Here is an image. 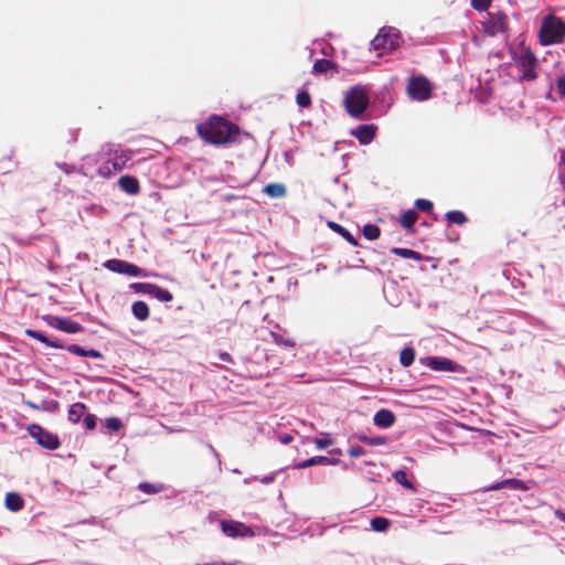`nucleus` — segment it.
Instances as JSON below:
<instances>
[{
    "label": "nucleus",
    "instance_id": "obj_1",
    "mask_svg": "<svg viewBox=\"0 0 565 565\" xmlns=\"http://www.w3.org/2000/svg\"><path fill=\"white\" fill-rule=\"evenodd\" d=\"M196 129L201 138L214 145L231 142L238 135L237 126L218 116H213L209 121L199 124Z\"/></svg>",
    "mask_w": 565,
    "mask_h": 565
},
{
    "label": "nucleus",
    "instance_id": "obj_2",
    "mask_svg": "<svg viewBox=\"0 0 565 565\" xmlns=\"http://www.w3.org/2000/svg\"><path fill=\"white\" fill-rule=\"evenodd\" d=\"M370 104L367 87L355 85L344 95L343 105L351 117L361 118Z\"/></svg>",
    "mask_w": 565,
    "mask_h": 565
},
{
    "label": "nucleus",
    "instance_id": "obj_3",
    "mask_svg": "<svg viewBox=\"0 0 565 565\" xmlns=\"http://www.w3.org/2000/svg\"><path fill=\"white\" fill-rule=\"evenodd\" d=\"M434 88V84L422 74L412 73L407 78L406 94L413 102L430 99Z\"/></svg>",
    "mask_w": 565,
    "mask_h": 565
},
{
    "label": "nucleus",
    "instance_id": "obj_4",
    "mask_svg": "<svg viewBox=\"0 0 565 565\" xmlns=\"http://www.w3.org/2000/svg\"><path fill=\"white\" fill-rule=\"evenodd\" d=\"M565 36V21L554 15L543 19L540 28V41L543 45L562 42Z\"/></svg>",
    "mask_w": 565,
    "mask_h": 565
},
{
    "label": "nucleus",
    "instance_id": "obj_5",
    "mask_svg": "<svg viewBox=\"0 0 565 565\" xmlns=\"http://www.w3.org/2000/svg\"><path fill=\"white\" fill-rule=\"evenodd\" d=\"M131 159V152L117 147L111 150V157L98 168V173L102 177L109 178L114 173L120 172L127 168Z\"/></svg>",
    "mask_w": 565,
    "mask_h": 565
},
{
    "label": "nucleus",
    "instance_id": "obj_6",
    "mask_svg": "<svg viewBox=\"0 0 565 565\" xmlns=\"http://www.w3.org/2000/svg\"><path fill=\"white\" fill-rule=\"evenodd\" d=\"M401 36L396 29L382 28L377 35L372 40L371 46L374 51L382 55L385 52L392 51L399 45Z\"/></svg>",
    "mask_w": 565,
    "mask_h": 565
},
{
    "label": "nucleus",
    "instance_id": "obj_7",
    "mask_svg": "<svg viewBox=\"0 0 565 565\" xmlns=\"http://www.w3.org/2000/svg\"><path fill=\"white\" fill-rule=\"evenodd\" d=\"M513 60H514L515 64L518 65V67L521 70V72H522L521 77L523 79H526V81L535 79L536 74H535L534 67H535L536 58L530 50H527L525 47L520 49L519 51L513 53Z\"/></svg>",
    "mask_w": 565,
    "mask_h": 565
},
{
    "label": "nucleus",
    "instance_id": "obj_8",
    "mask_svg": "<svg viewBox=\"0 0 565 565\" xmlns=\"http://www.w3.org/2000/svg\"><path fill=\"white\" fill-rule=\"evenodd\" d=\"M420 363L436 372L463 373L465 369L460 364L448 358L426 356L420 359Z\"/></svg>",
    "mask_w": 565,
    "mask_h": 565
},
{
    "label": "nucleus",
    "instance_id": "obj_9",
    "mask_svg": "<svg viewBox=\"0 0 565 565\" xmlns=\"http://www.w3.org/2000/svg\"><path fill=\"white\" fill-rule=\"evenodd\" d=\"M104 266L110 271L131 276V277H149V273L135 264L121 259H109Z\"/></svg>",
    "mask_w": 565,
    "mask_h": 565
},
{
    "label": "nucleus",
    "instance_id": "obj_10",
    "mask_svg": "<svg viewBox=\"0 0 565 565\" xmlns=\"http://www.w3.org/2000/svg\"><path fill=\"white\" fill-rule=\"evenodd\" d=\"M28 431L42 447L54 450L60 447V440L56 435L43 429L40 425L32 424L28 427Z\"/></svg>",
    "mask_w": 565,
    "mask_h": 565
},
{
    "label": "nucleus",
    "instance_id": "obj_11",
    "mask_svg": "<svg viewBox=\"0 0 565 565\" xmlns=\"http://www.w3.org/2000/svg\"><path fill=\"white\" fill-rule=\"evenodd\" d=\"M222 532L228 537H249L254 536L252 527L238 521H222Z\"/></svg>",
    "mask_w": 565,
    "mask_h": 565
},
{
    "label": "nucleus",
    "instance_id": "obj_12",
    "mask_svg": "<svg viewBox=\"0 0 565 565\" xmlns=\"http://www.w3.org/2000/svg\"><path fill=\"white\" fill-rule=\"evenodd\" d=\"M505 26V15L497 14L489 15V19L483 22V30L487 34L493 36L500 32L504 31Z\"/></svg>",
    "mask_w": 565,
    "mask_h": 565
},
{
    "label": "nucleus",
    "instance_id": "obj_13",
    "mask_svg": "<svg viewBox=\"0 0 565 565\" xmlns=\"http://www.w3.org/2000/svg\"><path fill=\"white\" fill-rule=\"evenodd\" d=\"M375 132L376 127L374 125H360L351 130V135L362 145H369L373 140Z\"/></svg>",
    "mask_w": 565,
    "mask_h": 565
},
{
    "label": "nucleus",
    "instance_id": "obj_14",
    "mask_svg": "<svg viewBox=\"0 0 565 565\" xmlns=\"http://www.w3.org/2000/svg\"><path fill=\"white\" fill-rule=\"evenodd\" d=\"M373 423L377 427L388 428L395 423V415L388 409H380L375 413Z\"/></svg>",
    "mask_w": 565,
    "mask_h": 565
},
{
    "label": "nucleus",
    "instance_id": "obj_15",
    "mask_svg": "<svg viewBox=\"0 0 565 565\" xmlns=\"http://www.w3.org/2000/svg\"><path fill=\"white\" fill-rule=\"evenodd\" d=\"M118 185L124 192H126L130 195H136L140 191V185H139L138 180L131 175L120 177L118 180Z\"/></svg>",
    "mask_w": 565,
    "mask_h": 565
},
{
    "label": "nucleus",
    "instance_id": "obj_16",
    "mask_svg": "<svg viewBox=\"0 0 565 565\" xmlns=\"http://www.w3.org/2000/svg\"><path fill=\"white\" fill-rule=\"evenodd\" d=\"M25 334L28 337L32 338V339H35V340L42 342L46 347L54 348V349H63L64 348L61 342H58L56 340H50L47 337H45L40 331L32 330V329H26L25 330Z\"/></svg>",
    "mask_w": 565,
    "mask_h": 565
},
{
    "label": "nucleus",
    "instance_id": "obj_17",
    "mask_svg": "<svg viewBox=\"0 0 565 565\" xmlns=\"http://www.w3.org/2000/svg\"><path fill=\"white\" fill-rule=\"evenodd\" d=\"M25 334L28 337L32 338V339H35V340L42 342L46 347L54 348V349H63L64 348L61 342H58L56 340H50L47 337H45L40 331L32 330V329H26L25 330Z\"/></svg>",
    "mask_w": 565,
    "mask_h": 565
},
{
    "label": "nucleus",
    "instance_id": "obj_18",
    "mask_svg": "<svg viewBox=\"0 0 565 565\" xmlns=\"http://www.w3.org/2000/svg\"><path fill=\"white\" fill-rule=\"evenodd\" d=\"M335 462H338L337 459H332V458L324 457V456H316V457L309 458L307 460H303V461L297 463L296 468L305 469V468H309V467H312L316 465H334Z\"/></svg>",
    "mask_w": 565,
    "mask_h": 565
},
{
    "label": "nucleus",
    "instance_id": "obj_19",
    "mask_svg": "<svg viewBox=\"0 0 565 565\" xmlns=\"http://www.w3.org/2000/svg\"><path fill=\"white\" fill-rule=\"evenodd\" d=\"M66 349L68 352L73 353L75 355H78V356H87V358H93V359L102 358V353L99 351L94 350V349H84L77 344H71Z\"/></svg>",
    "mask_w": 565,
    "mask_h": 565
},
{
    "label": "nucleus",
    "instance_id": "obj_20",
    "mask_svg": "<svg viewBox=\"0 0 565 565\" xmlns=\"http://www.w3.org/2000/svg\"><path fill=\"white\" fill-rule=\"evenodd\" d=\"M24 505V501L20 494L15 492H9L6 495V507L12 512L20 511Z\"/></svg>",
    "mask_w": 565,
    "mask_h": 565
},
{
    "label": "nucleus",
    "instance_id": "obj_21",
    "mask_svg": "<svg viewBox=\"0 0 565 565\" xmlns=\"http://www.w3.org/2000/svg\"><path fill=\"white\" fill-rule=\"evenodd\" d=\"M58 330L64 331L70 334H75V333L81 332L83 330V327L78 322H76L70 318L61 317Z\"/></svg>",
    "mask_w": 565,
    "mask_h": 565
},
{
    "label": "nucleus",
    "instance_id": "obj_22",
    "mask_svg": "<svg viewBox=\"0 0 565 565\" xmlns=\"http://www.w3.org/2000/svg\"><path fill=\"white\" fill-rule=\"evenodd\" d=\"M86 406L83 403H75L68 409V420L76 424L85 416Z\"/></svg>",
    "mask_w": 565,
    "mask_h": 565
},
{
    "label": "nucleus",
    "instance_id": "obj_23",
    "mask_svg": "<svg viewBox=\"0 0 565 565\" xmlns=\"http://www.w3.org/2000/svg\"><path fill=\"white\" fill-rule=\"evenodd\" d=\"M355 438L361 443L372 446H384L388 444V439L384 436H366L365 434H358Z\"/></svg>",
    "mask_w": 565,
    "mask_h": 565
},
{
    "label": "nucleus",
    "instance_id": "obj_24",
    "mask_svg": "<svg viewBox=\"0 0 565 565\" xmlns=\"http://www.w3.org/2000/svg\"><path fill=\"white\" fill-rule=\"evenodd\" d=\"M131 310L134 316L140 321H143L149 317V308L145 301L134 302Z\"/></svg>",
    "mask_w": 565,
    "mask_h": 565
},
{
    "label": "nucleus",
    "instance_id": "obj_25",
    "mask_svg": "<svg viewBox=\"0 0 565 565\" xmlns=\"http://www.w3.org/2000/svg\"><path fill=\"white\" fill-rule=\"evenodd\" d=\"M264 193L270 198H282L286 194V188L281 183H269L264 188Z\"/></svg>",
    "mask_w": 565,
    "mask_h": 565
},
{
    "label": "nucleus",
    "instance_id": "obj_26",
    "mask_svg": "<svg viewBox=\"0 0 565 565\" xmlns=\"http://www.w3.org/2000/svg\"><path fill=\"white\" fill-rule=\"evenodd\" d=\"M417 218H418V215H417L416 211L407 210L401 216V225L405 230H412L414 224L416 223Z\"/></svg>",
    "mask_w": 565,
    "mask_h": 565
},
{
    "label": "nucleus",
    "instance_id": "obj_27",
    "mask_svg": "<svg viewBox=\"0 0 565 565\" xmlns=\"http://www.w3.org/2000/svg\"><path fill=\"white\" fill-rule=\"evenodd\" d=\"M150 296L163 302L171 301L173 298L172 294L168 289L161 288L157 285H152Z\"/></svg>",
    "mask_w": 565,
    "mask_h": 565
},
{
    "label": "nucleus",
    "instance_id": "obj_28",
    "mask_svg": "<svg viewBox=\"0 0 565 565\" xmlns=\"http://www.w3.org/2000/svg\"><path fill=\"white\" fill-rule=\"evenodd\" d=\"M414 360H415V351L413 348L407 347L401 351L399 362L403 366H405V367L411 366L413 364Z\"/></svg>",
    "mask_w": 565,
    "mask_h": 565
},
{
    "label": "nucleus",
    "instance_id": "obj_29",
    "mask_svg": "<svg viewBox=\"0 0 565 565\" xmlns=\"http://www.w3.org/2000/svg\"><path fill=\"white\" fill-rule=\"evenodd\" d=\"M392 253L403 258L422 259V255L418 252L408 248L394 247L392 248Z\"/></svg>",
    "mask_w": 565,
    "mask_h": 565
},
{
    "label": "nucleus",
    "instance_id": "obj_30",
    "mask_svg": "<svg viewBox=\"0 0 565 565\" xmlns=\"http://www.w3.org/2000/svg\"><path fill=\"white\" fill-rule=\"evenodd\" d=\"M329 227H331L334 232L339 233L342 237H344L352 245L356 244L353 235L348 230L342 227L341 225H339L334 222H329Z\"/></svg>",
    "mask_w": 565,
    "mask_h": 565
},
{
    "label": "nucleus",
    "instance_id": "obj_31",
    "mask_svg": "<svg viewBox=\"0 0 565 565\" xmlns=\"http://www.w3.org/2000/svg\"><path fill=\"white\" fill-rule=\"evenodd\" d=\"M390 521L385 518L377 516L371 520V527L376 532H384L388 529Z\"/></svg>",
    "mask_w": 565,
    "mask_h": 565
},
{
    "label": "nucleus",
    "instance_id": "obj_32",
    "mask_svg": "<svg viewBox=\"0 0 565 565\" xmlns=\"http://www.w3.org/2000/svg\"><path fill=\"white\" fill-rule=\"evenodd\" d=\"M446 218L449 223L463 224L467 222L466 215L460 211H449L446 213Z\"/></svg>",
    "mask_w": 565,
    "mask_h": 565
},
{
    "label": "nucleus",
    "instance_id": "obj_33",
    "mask_svg": "<svg viewBox=\"0 0 565 565\" xmlns=\"http://www.w3.org/2000/svg\"><path fill=\"white\" fill-rule=\"evenodd\" d=\"M316 447L318 449H326L327 447L334 444V440L331 438L329 434H321L320 437L315 439Z\"/></svg>",
    "mask_w": 565,
    "mask_h": 565
},
{
    "label": "nucleus",
    "instance_id": "obj_34",
    "mask_svg": "<svg viewBox=\"0 0 565 565\" xmlns=\"http://www.w3.org/2000/svg\"><path fill=\"white\" fill-rule=\"evenodd\" d=\"M395 481L407 489H413L412 482L407 478V473L403 470H397L393 475Z\"/></svg>",
    "mask_w": 565,
    "mask_h": 565
},
{
    "label": "nucleus",
    "instance_id": "obj_35",
    "mask_svg": "<svg viewBox=\"0 0 565 565\" xmlns=\"http://www.w3.org/2000/svg\"><path fill=\"white\" fill-rule=\"evenodd\" d=\"M363 235L370 239H376L380 236V228L373 224H366L363 227Z\"/></svg>",
    "mask_w": 565,
    "mask_h": 565
},
{
    "label": "nucleus",
    "instance_id": "obj_36",
    "mask_svg": "<svg viewBox=\"0 0 565 565\" xmlns=\"http://www.w3.org/2000/svg\"><path fill=\"white\" fill-rule=\"evenodd\" d=\"M332 66V63L328 60H317L313 64V73L321 74L329 71Z\"/></svg>",
    "mask_w": 565,
    "mask_h": 565
},
{
    "label": "nucleus",
    "instance_id": "obj_37",
    "mask_svg": "<svg viewBox=\"0 0 565 565\" xmlns=\"http://www.w3.org/2000/svg\"><path fill=\"white\" fill-rule=\"evenodd\" d=\"M103 424L110 431H118L122 426L121 420L117 417H108Z\"/></svg>",
    "mask_w": 565,
    "mask_h": 565
},
{
    "label": "nucleus",
    "instance_id": "obj_38",
    "mask_svg": "<svg viewBox=\"0 0 565 565\" xmlns=\"http://www.w3.org/2000/svg\"><path fill=\"white\" fill-rule=\"evenodd\" d=\"M152 285L153 284H148V282H134L130 285V289L135 290L136 292L150 296Z\"/></svg>",
    "mask_w": 565,
    "mask_h": 565
},
{
    "label": "nucleus",
    "instance_id": "obj_39",
    "mask_svg": "<svg viewBox=\"0 0 565 565\" xmlns=\"http://www.w3.org/2000/svg\"><path fill=\"white\" fill-rule=\"evenodd\" d=\"M138 488L142 492L148 493V494L158 493L163 490L162 486H156V484H152L149 482H141V483H139Z\"/></svg>",
    "mask_w": 565,
    "mask_h": 565
},
{
    "label": "nucleus",
    "instance_id": "obj_40",
    "mask_svg": "<svg viewBox=\"0 0 565 565\" xmlns=\"http://www.w3.org/2000/svg\"><path fill=\"white\" fill-rule=\"evenodd\" d=\"M296 100L298 106L302 108L308 107L311 103L310 95L306 90L298 92Z\"/></svg>",
    "mask_w": 565,
    "mask_h": 565
},
{
    "label": "nucleus",
    "instance_id": "obj_41",
    "mask_svg": "<svg viewBox=\"0 0 565 565\" xmlns=\"http://www.w3.org/2000/svg\"><path fill=\"white\" fill-rule=\"evenodd\" d=\"M508 484H511L514 489H519L520 486H521V481L520 480H516V479H509V480H504L502 482H499L494 486H491L489 488V490H499Z\"/></svg>",
    "mask_w": 565,
    "mask_h": 565
},
{
    "label": "nucleus",
    "instance_id": "obj_42",
    "mask_svg": "<svg viewBox=\"0 0 565 565\" xmlns=\"http://www.w3.org/2000/svg\"><path fill=\"white\" fill-rule=\"evenodd\" d=\"M415 206L423 212H430L433 210V202L426 199H417Z\"/></svg>",
    "mask_w": 565,
    "mask_h": 565
},
{
    "label": "nucleus",
    "instance_id": "obj_43",
    "mask_svg": "<svg viewBox=\"0 0 565 565\" xmlns=\"http://www.w3.org/2000/svg\"><path fill=\"white\" fill-rule=\"evenodd\" d=\"M42 319L47 326L58 330L61 317L45 315L42 317Z\"/></svg>",
    "mask_w": 565,
    "mask_h": 565
},
{
    "label": "nucleus",
    "instance_id": "obj_44",
    "mask_svg": "<svg viewBox=\"0 0 565 565\" xmlns=\"http://www.w3.org/2000/svg\"><path fill=\"white\" fill-rule=\"evenodd\" d=\"M273 338H274L275 343H277L279 345H285V347H290V348L295 347V342L292 340L285 339L280 334L273 333Z\"/></svg>",
    "mask_w": 565,
    "mask_h": 565
},
{
    "label": "nucleus",
    "instance_id": "obj_45",
    "mask_svg": "<svg viewBox=\"0 0 565 565\" xmlns=\"http://www.w3.org/2000/svg\"><path fill=\"white\" fill-rule=\"evenodd\" d=\"M97 417L93 414L84 416V425L87 429H94L96 427Z\"/></svg>",
    "mask_w": 565,
    "mask_h": 565
},
{
    "label": "nucleus",
    "instance_id": "obj_46",
    "mask_svg": "<svg viewBox=\"0 0 565 565\" xmlns=\"http://www.w3.org/2000/svg\"><path fill=\"white\" fill-rule=\"evenodd\" d=\"M491 0H471V6L476 10H486L490 6Z\"/></svg>",
    "mask_w": 565,
    "mask_h": 565
},
{
    "label": "nucleus",
    "instance_id": "obj_47",
    "mask_svg": "<svg viewBox=\"0 0 565 565\" xmlns=\"http://www.w3.org/2000/svg\"><path fill=\"white\" fill-rule=\"evenodd\" d=\"M348 452L353 458H359L365 455V450L361 446H352L349 448Z\"/></svg>",
    "mask_w": 565,
    "mask_h": 565
},
{
    "label": "nucleus",
    "instance_id": "obj_48",
    "mask_svg": "<svg viewBox=\"0 0 565 565\" xmlns=\"http://www.w3.org/2000/svg\"><path fill=\"white\" fill-rule=\"evenodd\" d=\"M557 92L562 97H565V74L559 76L556 81Z\"/></svg>",
    "mask_w": 565,
    "mask_h": 565
},
{
    "label": "nucleus",
    "instance_id": "obj_49",
    "mask_svg": "<svg viewBox=\"0 0 565 565\" xmlns=\"http://www.w3.org/2000/svg\"><path fill=\"white\" fill-rule=\"evenodd\" d=\"M275 477H276V472H273L263 478H258L257 480H259L264 484H269L275 480Z\"/></svg>",
    "mask_w": 565,
    "mask_h": 565
},
{
    "label": "nucleus",
    "instance_id": "obj_50",
    "mask_svg": "<svg viewBox=\"0 0 565 565\" xmlns=\"http://www.w3.org/2000/svg\"><path fill=\"white\" fill-rule=\"evenodd\" d=\"M220 359L224 362H231L232 361V358L231 355L227 353V352H222L220 354Z\"/></svg>",
    "mask_w": 565,
    "mask_h": 565
},
{
    "label": "nucleus",
    "instance_id": "obj_51",
    "mask_svg": "<svg viewBox=\"0 0 565 565\" xmlns=\"http://www.w3.org/2000/svg\"><path fill=\"white\" fill-rule=\"evenodd\" d=\"M555 515H556V518H557L558 520H561V521L565 522V513H564L563 511H561V510H556V511H555Z\"/></svg>",
    "mask_w": 565,
    "mask_h": 565
},
{
    "label": "nucleus",
    "instance_id": "obj_52",
    "mask_svg": "<svg viewBox=\"0 0 565 565\" xmlns=\"http://www.w3.org/2000/svg\"><path fill=\"white\" fill-rule=\"evenodd\" d=\"M280 440L282 444H289L292 440V437L290 435H285L280 437Z\"/></svg>",
    "mask_w": 565,
    "mask_h": 565
},
{
    "label": "nucleus",
    "instance_id": "obj_53",
    "mask_svg": "<svg viewBox=\"0 0 565 565\" xmlns=\"http://www.w3.org/2000/svg\"><path fill=\"white\" fill-rule=\"evenodd\" d=\"M58 167H60L61 169H63L65 172H67V173L70 172L68 167H67V164H66V163L58 164Z\"/></svg>",
    "mask_w": 565,
    "mask_h": 565
},
{
    "label": "nucleus",
    "instance_id": "obj_54",
    "mask_svg": "<svg viewBox=\"0 0 565 565\" xmlns=\"http://www.w3.org/2000/svg\"><path fill=\"white\" fill-rule=\"evenodd\" d=\"M257 479H258L257 477L246 478V479H244V483L248 484V483H250L252 480H257Z\"/></svg>",
    "mask_w": 565,
    "mask_h": 565
},
{
    "label": "nucleus",
    "instance_id": "obj_55",
    "mask_svg": "<svg viewBox=\"0 0 565 565\" xmlns=\"http://www.w3.org/2000/svg\"><path fill=\"white\" fill-rule=\"evenodd\" d=\"M562 161L565 163V151L562 154Z\"/></svg>",
    "mask_w": 565,
    "mask_h": 565
}]
</instances>
